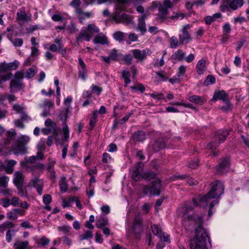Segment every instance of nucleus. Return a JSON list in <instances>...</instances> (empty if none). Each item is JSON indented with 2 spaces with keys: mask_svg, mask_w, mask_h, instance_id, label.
I'll return each mask as SVG.
<instances>
[{
  "mask_svg": "<svg viewBox=\"0 0 249 249\" xmlns=\"http://www.w3.org/2000/svg\"><path fill=\"white\" fill-rule=\"evenodd\" d=\"M9 178L6 176L0 177V190L6 189L8 187Z\"/></svg>",
  "mask_w": 249,
  "mask_h": 249,
  "instance_id": "c756f323",
  "label": "nucleus"
},
{
  "mask_svg": "<svg viewBox=\"0 0 249 249\" xmlns=\"http://www.w3.org/2000/svg\"><path fill=\"white\" fill-rule=\"evenodd\" d=\"M23 71H17L10 83L9 88L11 92H16L24 87V85L21 80L24 77Z\"/></svg>",
  "mask_w": 249,
  "mask_h": 249,
  "instance_id": "20e7f679",
  "label": "nucleus"
},
{
  "mask_svg": "<svg viewBox=\"0 0 249 249\" xmlns=\"http://www.w3.org/2000/svg\"><path fill=\"white\" fill-rule=\"evenodd\" d=\"M71 227L69 226H63L58 228V231L62 232L65 236L71 234Z\"/></svg>",
  "mask_w": 249,
  "mask_h": 249,
  "instance_id": "a19ab883",
  "label": "nucleus"
},
{
  "mask_svg": "<svg viewBox=\"0 0 249 249\" xmlns=\"http://www.w3.org/2000/svg\"><path fill=\"white\" fill-rule=\"evenodd\" d=\"M196 69L198 74H203L206 69V61L204 59L199 60L196 64Z\"/></svg>",
  "mask_w": 249,
  "mask_h": 249,
  "instance_id": "a878e982",
  "label": "nucleus"
},
{
  "mask_svg": "<svg viewBox=\"0 0 249 249\" xmlns=\"http://www.w3.org/2000/svg\"><path fill=\"white\" fill-rule=\"evenodd\" d=\"M191 27V25L186 24L183 26L181 32L179 35V43L183 44L187 43L191 40L190 35L189 34L188 30Z\"/></svg>",
  "mask_w": 249,
  "mask_h": 249,
  "instance_id": "1a4fd4ad",
  "label": "nucleus"
},
{
  "mask_svg": "<svg viewBox=\"0 0 249 249\" xmlns=\"http://www.w3.org/2000/svg\"><path fill=\"white\" fill-rule=\"evenodd\" d=\"M63 138L62 139L63 142H68L70 137V129L66 122H63L61 128Z\"/></svg>",
  "mask_w": 249,
  "mask_h": 249,
  "instance_id": "6ab92c4d",
  "label": "nucleus"
},
{
  "mask_svg": "<svg viewBox=\"0 0 249 249\" xmlns=\"http://www.w3.org/2000/svg\"><path fill=\"white\" fill-rule=\"evenodd\" d=\"M29 245L28 241H17L15 244V249H27Z\"/></svg>",
  "mask_w": 249,
  "mask_h": 249,
  "instance_id": "2f4dec72",
  "label": "nucleus"
},
{
  "mask_svg": "<svg viewBox=\"0 0 249 249\" xmlns=\"http://www.w3.org/2000/svg\"><path fill=\"white\" fill-rule=\"evenodd\" d=\"M185 14L181 12H174L172 16L168 17L167 19H182L185 17Z\"/></svg>",
  "mask_w": 249,
  "mask_h": 249,
  "instance_id": "58836bf2",
  "label": "nucleus"
},
{
  "mask_svg": "<svg viewBox=\"0 0 249 249\" xmlns=\"http://www.w3.org/2000/svg\"><path fill=\"white\" fill-rule=\"evenodd\" d=\"M188 99L190 102L199 105H202L206 102V100L204 97H200L197 95L190 96L189 97Z\"/></svg>",
  "mask_w": 249,
  "mask_h": 249,
  "instance_id": "bb28decb",
  "label": "nucleus"
},
{
  "mask_svg": "<svg viewBox=\"0 0 249 249\" xmlns=\"http://www.w3.org/2000/svg\"><path fill=\"white\" fill-rule=\"evenodd\" d=\"M142 218L140 215H137L134 219L133 226V231L135 233L141 229Z\"/></svg>",
  "mask_w": 249,
  "mask_h": 249,
  "instance_id": "5701e85b",
  "label": "nucleus"
},
{
  "mask_svg": "<svg viewBox=\"0 0 249 249\" xmlns=\"http://www.w3.org/2000/svg\"><path fill=\"white\" fill-rule=\"evenodd\" d=\"M20 119L22 121L28 122L31 120L30 117L27 114L26 110L20 115Z\"/></svg>",
  "mask_w": 249,
  "mask_h": 249,
  "instance_id": "69168bd1",
  "label": "nucleus"
},
{
  "mask_svg": "<svg viewBox=\"0 0 249 249\" xmlns=\"http://www.w3.org/2000/svg\"><path fill=\"white\" fill-rule=\"evenodd\" d=\"M72 102V98L71 97H68L65 99L64 102V106L65 109H67V111H71L72 107L71 104Z\"/></svg>",
  "mask_w": 249,
  "mask_h": 249,
  "instance_id": "a18cd8bd",
  "label": "nucleus"
},
{
  "mask_svg": "<svg viewBox=\"0 0 249 249\" xmlns=\"http://www.w3.org/2000/svg\"><path fill=\"white\" fill-rule=\"evenodd\" d=\"M60 191L62 193H65L68 190V184L66 182V178L62 177L59 183Z\"/></svg>",
  "mask_w": 249,
  "mask_h": 249,
  "instance_id": "473e14b6",
  "label": "nucleus"
},
{
  "mask_svg": "<svg viewBox=\"0 0 249 249\" xmlns=\"http://www.w3.org/2000/svg\"><path fill=\"white\" fill-rule=\"evenodd\" d=\"M243 0H233L229 3V7L232 10H235L238 7L243 5Z\"/></svg>",
  "mask_w": 249,
  "mask_h": 249,
  "instance_id": "c85d7f7f",
  "label": "nucleus"
},
{
  "mask_svg": "<svg viewBox=\"0 0 249 249\" xmlns=\"http://www.w3.org/2000/svg\"><path fill=\"white\" fill-rule=\"evenodd\" d=\"M114 38L118 41H122L124 37V34L121 31L115 32L113 35Z\"/></svg>",
  "mask_w": 249,
  "mask_h": 249,
  "instance_id": "8fccbe9b",
  "label": "nucleus"
},
{
  "mask_svg": "<svg viewBox=\"0 0 249 249\" xmlns=\"http://www.w3.org/2000/svg\"><path fill=\"white\" fill-rule=\"evenodd\" d=\"M110 59L113 61H117L119 58V54L117 53L116 50H113L110 53L109 55Z\"/></svg>",
  "mask_w": 249,
  "mask_h": 249,
  "instance_id": "680f3d73",
  "label": "nucleus"
},
{
  "mask_svg": "<svg viewBox=\"0 0 249 249\" xmlns=\"http://www.w3.org/2000/svg\"><path fill=\"white\" fill-rule=\"evenodd\" d=\"M1 205L5 208H7L11 205L10 200L7 198H3L0 200Z\"/></svg>",
  "mask_w": 249,
  "mask_h": 249,
  "instance_id": "774afa93",
  "label": "nucleus"
},
{
  "mask_svg": "<svg viewBox=\"0 0 249 249\" xmlns=\"http://www.w3.org/2000/svg\"><path fill=\"white\" fill-rule=\"evenodd\" d=\"M92 237V232L90 231H87L79 236L80 240H83L91 238Z\"/></svg>",
  "mask_w": 249,
  "mask_h": 249,
  "instance_id": "09e8293b",
  "label": "nucleus"
},
{
  "mask_svg": "<svg viewBox=\"0 0 249 249\" xmlns=\"http://www.w3.org/2000/svg\"><path fill=\"white\" fill-rule=\"evenodd\" d=\"M71 111H67V109L65 110L62 111L59 114V118L60 120L63 121V122H66L69 117V114H71Z\"/></svg>",
  "mask_w": 249,
  "mask_h": 249,
  "instance_id": "79ce46f5",
  "label": "nucleus"
},
{
  "mask_svg": "<svg viewBox=\"0 0 249 249\" xmlns=\"http://www.w3.org/2000/svg\"><path fill=\"white\" fill-rule=\"evenodd\" d=\"M160 180L159 179H156L153 185L150 187L145 186L143 187V191L145 194H152L158 196L160 194Z\"/></svg>",
  "mask_w": 249,
  "mask_h": 249,
  "instance_id": "0eeeda50",
  "label": "nucleus"
},
{
  "mask_svg": "<svg viewBox=\"0 0 249 249\" xmlns=\"http://www.w3.org/2000/svg\"><path fill=\"white\" fill-rule=\"evenodd\" d=\"M12 150L15 155L24 154L27 152V148L25 145L19 143L17 144L12 147Z\"/></svg>",
  "mask_w": 249,
  "mask_h": 249,
  "instance_id": "412c9836",
  "label": "nucleus"
},
{
  "mask_svg": "<svg viewBox=\"0 0 249 249\" xmlns=\"http://www.w3.org/2000/svg\"><path fill=\"white\" fill-rule=\"evenodd\" d=\"M30 140L29 137L23 135L20 137L17 141L18 143L23 144L25 146V144L28 142Z\"/></svg>",
  "mask_w": 249,
  "mask_h": 249,
  "instance_id": "603ef678",
  "label": "nucleus"
},
{
  "mask_svg": "<svg viewBox=\"0 0 249 249\" xmlns=\"http://www.w3.org/2000/svg\"><path fill=\"white\" fill-rule=\"evenodd\" d=\"M224 187L223 183L215 181L210 192L205 196H200L198 198L199 205L205 207L211 199L218 198L224 192Z\"/></svg>",
  "mask_w": 249,
  "mask_h": 249,
  "instance_id": "f03ea898",
  "label": "nucleus"
},
{
  "mask_svg": "<svg viewBox=\"0 0 249 249\" xmlns=\"http://www.w3.org/2000/svg\"><path fill=\"white\" fill-rule=\"evenodd\" d=\"M31 53L30 54V56L32 57H35L39 55V50L36 47H32L31 48Z\"/></svg>",
  "mask_w": 249,
  "mask_h": 249,
  "instance_id": "338daca9",
  "label": "nucleus"
},
{
  "mask_svg": "<svg viewBox=\"0 0 249 249\" xmlns=\"http://www.w3.org/2000/svg\"><path fill=\"white\" fill-rule=\"evenodd\" d=\"M122 18L123 20L122 23L125 25H129L133 23L132 16L129 15L123 14L122 15Z\"/></svg>",
  "mask_w": 249,
  "mask_h": 249,
  "instance_id": "e433bc0d",
  "label": "nucleus"
},
{
  "mask_svg": "<svg viewBox=\"0 0 249 249\" xmlns=\"http://www.w3.org/2000/svg\"><path fill=\"white\" fill-rule=\"evenodd\" d=\"M19 64V62L16 60L9 63H6L5 62L0 63V85L11 79L13 74L7 71L8 70H16L18 68Z\"/></svg>",
  "mask_w": 249,
  "mask_h": 249,
  "instance_id": "7ed1b4c3",
  "label": "nucleus"
},
{
  "mask_svg": "<svg viewBox=\"0 0 249 249\" xmlns=\"http://www.w3.org/2000/svg\"><path fill=\"white\" fill-rule=\"evenodd\" d=\"M24 178V176L21 172L17 171L14 174L13 183L19 191L22 189Z\"/></svg>",
  "mask_w": 249,
  "mask_h": 249,
  "instance_id": "9b49d317",
  "label": "nucleus"
},
{
  "mask_svg": "<svg viewBox=\"0 0 249 249\" xmlns=\"http://www.w3.org/2000/svg\"><path fill=\"white\" fill-rule=\"evenodd\" d=\"M41 107L44 109L42 113L43 117H47L49 116L50 113V108L54 107V103L49 99H45Z\"/></svg>",
  "mask_w": 249,
  "mask_h": 249,
  "instance_id": "4468645a",
  "label": "nucleus"
},
{
  "mask_svg": "<svg viewBox=\"0 0 249 249\" xmlns=\"http://www.w3.org/2000/svg\"><path fill=\"white\" fill-rule=\"evenodd\" d=\"M80 13H76L80 22H83V20L86 18H89L92 15L91 13L84 12L82 9Z\"/></svg>",
  "mask_w": 249,
  "mask_h": 249,
  "instance_id": "f704fd0d",
  "label": "nucleus"
},
{
  "mask_svg": "<svg viewBox=\"0 0 249 249\" xmlns=\"http://www.w3.org/2000/svg\"><path fill=\"white\" fill-rule=\"evenodd\" d=\"M185 53L181 50H178L174 54L173 56L175 60L178 61L182 60L184 57Z\"/></svg>",
  "mask_w": 249,
  "mask_h": 249,
  "instance_id": "c03bdc74",
  "label": "nucleus"
},
{
  "mask_svg": "<svg viewBox=\"0 0 249 249\" xmlns=\"http://www.w3.org/2000/svg\"><path fill=\"white\" fill-rule=\"evenodd\" d=\"M35 73L36 72L34 69L32 68H29L25 73V77L28 78H31L34 76Z\"/></svg>",
  "mask_w": 249,
  "mask_h": 249,
  "instance_id": "052dcab7",
  "label": "nucleus"
},
{
  "mask_svg": "<svg viewBox=\"0 0 249 249\" xmlns=\"http://www.w3.org/2000/svg\"><path fill=\"white\" fill-rule=\"evenodd\" d=\"M143 167V163L141 162H138L135 164L134 168L132 173V177L133 179L136 181L139 180L142 174L141 172L142 170Z\"/></svg>",
  "mask_w": 249,
  "mask_h": 249,
  "instance_id": "2eb2a0df",
  "label": "nucleus"
},
{
  "mask_svg": "<svg viewBox=\"0 0 249 249\" xmlns=\"http://www.w3.org/2000/svg\"><path fill=\"white\" fill-rule=\"evenodd\" d=\"M17 19L20 21L27 22L31 21V17L28 16L24 9L18 10L17 14Z\"/></svg>",
  "mask_w": 249,
  "mask_h": 249,
  "instance_id": "f3484780",
  "label": "nucleus"
},
{
  "mask_svg": "<svg viewBox=\"0 0 249 249\" xmlns=\"http://www.w3.org/2000/svg\"><path fill=\"white\" fill-rule=\"evenodd\" d=\"M152 147L153 150L156 152L164 148L165 147V144L162 140L159 139L154 142Z\"/></svg>",
  "mask_w": 249,
  "mask_h": 249,
  "instance_id": "cd10ccee",
  "label": "nucleus"
},
{
  "mask_svg": "<svg viewBox=\"0 0 249 249\" xmlns=\"http://www.w3.org/2000/svg\"><path fill=\"white\" fill-rule=\"evenodd\" d=\"M81 3L80 0H72L71 2L70 5L74 8L75 13H81V9L80 8Z\"/></svg>",
  "mask_w": 249,
  "mask_h": 249,
  "instance_id": "7c9ffc66",
  "label": "nucleus"
},
{
  "mask_svg": "<svg viewBox=\"0 0 249 249\" xmlns=\"http://www.w3.org/2000/svg\"><path fill=\"white\" fill-rule=\"evenodd\" d=\"M79 64V77L83 79H85L86 77V65L81 58H78Z\"/></svg>",
  "mask_w": 249,
  "mask_h": 249,
  "instance_id": "aec40b11",
  "label": "nucleus"
},
{
  "mask_svg": "<svg viewBox=\"0 0 249 249\" xmlns=\"http://www.w3.org/2000/svg\"><path fill=\"white\" fill-rule=\"evenodd\" d=\"M159 238L161 241L169 242L170 236L166 233L161 232V234L159 235Z\"/></svg>",
  "mask_w": 249,
  "mask_h": 249,
  "instance_id": "e2e57ef3",
  "label": "nucleus"
},
{
  "mask_svg": "<svg viewBox=\"0 0 249 249\" xmlns=\"http://www.w3.org/2000/svg\"><path fill=\"white\" fill-rule=\"evenodd\" d=\"M151 230L153 233L156 235H160L161 233L160 229L157 226V225H154L151 226Z\"/></svg>",
  "mask_w": 249,
  "mask_h": 249,
  "instance_id": "0e129e2a",
  "label": "nucleus"
},
{
  "mask_svg": "<svg viewBox=\"0 0 249 249\" xmlns=\"http://www.w3.org/2000/svg\"><path fill=\"white\" fill-rule=\"evenodd\" d=\"M156 177V174L152 172H147L143 173L141 178H144L148 180H150L151 179L155 178Z\"/></svg>",
  "mask_w": 249,
  "mask_h": 249,
  "instance_id": "37998d69",
  "label": "nucleus"
},
{
  "mask_svg": "<svg viewBox=\"0 0 249 249\" xmlns=\"http://www.w3.org/2000/svg\"><path fill=\"white\" fill-rule=\"evenodd\" d=\"M148 14L146 13L142 15V17L138 19V24L137 30L140 31L143 35L146 31L145 19L147 18Z\"/></svg>",
  "mask_w": 249,
  "mask_h": 249,
  "instance_id": "dca6fc26",
  "label": "nucleus"
},
{
  "mask_svg": "<svg viewBox=\"0 0 249 249\" xmlns=\"http://www.w3.org/2000/svg\"><path fill=\"white\" fill-rule=\"evenodd\" d=\"M13 109L16 113H18L20 115L25 111L26 108L23 105H21L18 104H14L13 106Z\"/></svg>",
  "mask_w": 249,
  "mask_h": 249,
  "instance_id": "c9c22d12",
  "label": "nucleus"
},
{
  "mask_svg": "<svg viewBox=\"0 0 249 249\" xmlns=\"http://www.w3.org/2000/svg\"><path fill=\"white\" fill-rule=\"evenodd\" d=\"M16 231L14 230H9L7 231L6 233V241L10 243L12 241V237L15 234Z\"/></svg>",
  "mask_w": 249,
  "mask_h": 249,
  "instance_id": "864d4df0",
  "label": "nucleus"
},
{
  "mask_svg": "<svg viewBox=\"0 0 249 249\" xmlns=\"http://www.w3.org/2000/svg\"><path fill=\"white\" fill-rule=\"evenodd\" d=\"M29 185L36 188L38 194L41 195L43 190V182L38 178H35L32 179L29 183Z\"/></svg>",
  "mask_w": 249,
  "mask_h": 249,
  "instance_id": "ddd939ff",
  "label": "nucleus"
},
{
  "mask_svg": "<svg viewBox=\"0 0 249 249\" xmlns=\"http://www.w3.org/2000/svg\"><path fill=\"white\" fill-rule=\"evenodd\" d=\"M15 227V224L10 221H6L0 224V233H4L6 230H9Z\"/></svg>",
  "mask_w": 249,
  "mask_h": 249,
  "instance_id": "393cba45",
  "label": "nucleus"
},
{
  "mask_svg": "<svg viewBox=\"0 0 249 249\" xmlns=\"http://www.w3.org/2000/svg\"><path fill=\"white\" fill-rule=\"evenodd\" d=\"M7 217L9 220H15L18 217L14 209L7 213Z\"/></svg>",
  "mask_w": 249,
  "mask_h": 249,
  "instance_id": "bf43d9fd",
  "label": "nucleus"
},
{
  "mask_svg": "<svg viewBox=\"0 0 249 249\" xmlns=\"http://www.w3.org/2000/svg\"><path fill=\"white\" fill-rule=\"evenodd\" d=\"M75 200V198H74V197L70 198L68 200L63 199L62 206L63 208L69 207L70 206V205L71 203H72L74 202Z\"/></svg>",
  "mask_w": 249,
  "mask_h": 249,
  "instance_id": "5fc2aeb1",
  "label": "nucleus"
},
{
  "mask_svg": "<svg viewBox=\"0 0 249 249\" xmlns=\"http://www.w3.org/2000/svg\"><path fill=\"white\" fill-rule=\"evenodd\" d=\"M193 210L191 204H186L177 210L178 215L183 218V223L185 226L187 225V222L190 225H197L195 228L194 236L190 240L189 247L190 249H207L206 243L207 241H209V236L206 230L201 226L202 217L193 215Z\"/></svg>",
  "mask_w": 249,
  "mask_h": 249,
  "instance_id": "f257e3e1",
  "label": "nucleus"
},
{
  "mask_svg": "<svg viewBox=\"0 0 249 249\" xmlns=\"http://www.w3.org/2000/svg\"><path fill=\"white\" fill-rule=\"evenodd\" d=\"M49 243L50 240L45 237H42L36 241V243L38 245L41 246L42 247H44L48 245Z\"/></svg>",
  "mask_w": 249,
  "mask_h": 249,
  "instance_id": "de8ad7c7",
  "label": "nucleus"
},
{
  "mask_svg": "<svg viewBox=\"0 0 249 249\" xmlns=\"http://www.w3.org/2000/svg\"><path fill=\"white\" fill-rule=\"evenodd\" d=\"M134 139L138 142H142L145 139V133L143 131H138L133 135Z\"/></svg>",
  "mask_w": 249,
  "mask_h": 249,
  "instance_id": "72a5a7b5",
  "label": "nucleus"
},
{
  "mask_svg": "<svg viewBox=\"0 0 249 249\" xmlns=\"http://www.w3.org/2000/svg\"><path fill=\"white\" fill-rule=\"evenodd\" d=\"M64 19L63 16L58 12L52 16V19L56 22L63 21Z\"/></svg>",
  "mask_w": 249,
  "mask_h": 249,
  "instance_id": "3c124183",
  "label": "nucleus"
},
{
  "mask_svg": "<svg viewBox=\"0 0 249 249\" xmlns=\"http://www.w3.org/2000/svg\"><path fill=\"white\" fill-rule=\"evenodd\" d=\"M199 166V160L198 159H194L190 161L188 164V167L192 169H196Z\"/></svg>",
  "mask_w": 249,
  "mask_h": 249,
  "instance_id": "13d9d810",
  "label": "nucleus"
},
{
  "mask_svg": "<svg viewBox=\"0 0 249 249\" xmlns=\"http://www.w3.org/2000/svg\"><path fill=\"white\" fill-rule=\"evenodd\" d=\"M94 43L102 45L108 44V41L107 37L103 34H99L94 36Z\"/></svg>",
  "mask_w": 249,
  "mask_h": 249,
  "instance_id": "b1692460",
  "label": "nucleus"
},
{
  "mask_svg": "<svg viewBox=\"0 0 249 249\" xmlns=\"http://www.w3.org/2000/svg\"><path fill=\"white\" fill-rule=\"evenodd\" d=\"M173 6V3L170 0H164L162 3H160L158 18L162 21L167 19V16L169 14L168 9L172 8Z\"/></svg>",
  "mask_w": 249,
  "mask_h": 249,
  "instance_id": "39448f33",
  "label": "nucleus"
},
{
  "mask_svg": "<svg viewBox=\"0 0 249 249\" xmlns=\"http://www.w3.org/2000/svg\"><path fill=\"white\" fill-rule=\"evenodd\" d=\"M170 46L172 48H176L178 45V40L175 36H172L170 39Z\"/></svg>",
  "mask_w": 249,
  "mask_h": 249,
  "instance_id": "6e6d98bb",
  "label": "nucleus"
},
{
  "mask_svg": "<svg viewBox=\"0 0 249 249\" xmlns=\"http://www.w3.org/2000/svg\"><path fill=\"white\" fill-rule=\"evenodd\" d=\"M222 100L226 103L229 101L228 95L224 90H220L214 92L212 100Z\"/></svg>",
  "mask_w": 249,
  "mask_h": 249,
  "instance_id": "a211bd4d",
  "label": "nucleus"
},
{
  "mask_svg": "<svg viewBox=\"0 0 249 249\" xmlns=\"http://www.w3.org/2000/svg\"><path fill=\"white\" fill-rule=\"evenodd\" d=\"M108 224V220L106 217L100 218L97 220L96 226L99 228H102L107 225Z\"/></svg>",
  "mask_w": 249,
  "mask_h": 249,
  "instance_id": "ea45409f",
  "label": "nucleus"
},
{
  "mask_svg": "<svg viewBox=\"0 0 249 249\" xmlns=\"http://www.w3.org/2000/svg\"><path fill=\"white\" fill-rule=\"evenodd\" d=\"M229 132L228 130L220 131L216 133L214 136L213 142L210 144V148L213 149L218 146L219 145L224 142Z\"/></svg>",
  "mask_w": 249,
  "mask_h": 249,
  "instance_id": "423d86ee",
  "label": "nucleus"
},
{
  "mask_svg": "<svg viewBox=\"0 0 249 249\" xmlns=\"http://www.w3.org/2000/svg\"><path fill=\"white\" fill-rule=\"evenodd\" d=\"M92 25L89 24L86 31H82L80 33V37L82 38L86 41H89L91 36L90 34H92Z\"/></svg>",
  "mask_w": 249,
  "mask_h": 249,
  "instance_id": "4be33fe9",
  "label": "nucleus"
},
{
  "mask_svg": "<svg viewBox=\"0 0 249 249\" xmlns=\"http://www.w3.org/2000/svg\"><path fill=\"white\" fill-rule=\"evenodd\" d=\"M142 1V0H116V8L121 11L124 10L126 4L129 2H132L134 4L136 5Z\"/></svg>",
  "mask_w": 249,
  "mask_h": 249,
  "instance_id": "f8f14e48",
  "label": "nucleus"
},
{
  "mask_svg": "<svg viewBox=\"0 0 249 249\" xmlns=\"http://www.w3.org/2000/svg\"><path fill=\"white\" fill-rule=\"evenodd\" d=\"M231 28L230 24L226 23L223 26V35L225 36L226 39L229 38V34L231 32Z\"/></svg>",
  "mask_w": 249,
  "mask_h": 249,
  "instance_id": "49530a36",
  "label": "nucleus"
},
{
  "mask_svg": "<svg viewBox=\"0 0 249 249\" xmlns=\"http://www.w3.org/2000/svg\"><path fill=\"white\" fill-rule=\"evenodd\" d=\"M133 57L139 61H143L147 56L150 55L151 51L149 49H145L142 50L139 49H134L131 51Z\"/></svg>",
  "mask_w": 249,
  "mask_h": 249,
  "instance_id": "6e6552de",
  "label": "nucleus"
},
{
  "mask_svg": "<svg viewBox=\"0 0 249 249\" xmlns=\"http://www.w3.org/2000/svg\"><path fill=\"white\" fill-rule=\"evenodd\" d=\"M230 160L229 158L223 159L219 164L216 166V172L218 174H224L229 170Z\"/></svg>",
  "mask_w": 249,
  "mask_h": 249,
  "instance_id": "9d476101",
  "label": "nucleus"
},
{
  "mask_svg": "<svg viewBox=\"0 0 249 249\" xmlns=\"http://www.w3.org/2000/svg\"><path fill=\"white\" fill-rule=\"evenodd\" d=\"M91 172V171L89 172V175L91 176V178L90 179L89 181V187L87 189V194L89 197L92 196L93 194V187L91 185L92 180L93 179V176L92 175Z\"/></svg>",
  "mask_w": 249,
  "mask_h": 249,
  "instance_id": "4c0bfd02",
  "label": "nucleus"
},
{
  "mask_svg": "<svg viewBox=\"0 0 249 249\" xmlns=\"http://www.w3.org/2000/svg\"><path fill=\"white\" fill-rule=\"evenodd\" d=\"M215 81V78L213 75H209L205 80L204 84L206 86H208L214 83Z\"/></svg>",
  "mask_w": 249,
  "mask_h": 249,
  "instance_id": "4d7b16f0",
  "label": "nucleus"
}]
</instances>
